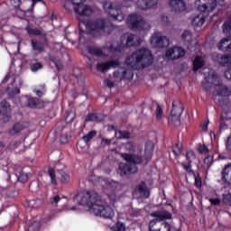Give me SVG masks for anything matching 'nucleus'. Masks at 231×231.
<instances>
[{"label":"nucleus","instance_id":"61","mask_svg":"<svg viewBox=\"0 0 231 231\" xmlns=\"http://www.w3.org/2000/svg\"><path fill=\"white\" fill-rule=\"evenodd\" d=\"M105 86H106L107 88H113V86H115V84H113V81L109 80V79H106L104 81Z\"/></svg>","mask_w":231,"mask_h":231},{"label":"nucleus","instance_id":"31","mask_svg":"<svg viewBox=\"0 0 231 231\" xmlns=\"http://www.w3.org/2000/svg\"><path fill=\"white\" fill-rule=\"evenodd\" d=\"M86 122H102L104 120V117L100 115L97 114H88L86 118Z\"/></svg>","mask_w":231,"mask_h":231},{"label":"nucleus","instance_id":"48","mask_svg":"<svg viewBox=\"0 0 231 231\" xmlns=\"http://www.w3.org/2000/svg\"><path fill=\"white\" fill-rule=\"evenodd\" d=\"M37 102L38 100L35 98H29L27 100V106L28 107H37Z\"/></svg>","mask_w":231,"mask_h":231},{"label":"nucleus","instance_id":"34","mask_svg":"<svg viewBox=\"0 0 231 231\" xmlns=\"http://www.w3.org/2000/svg\"><path fill=\"white\" fill-rule=\"evenodd\" d=\"M121 71H122V79H126V80H132V79L134 77L133 70L129 69H121Z\"/></svg>","mask_w":231,"mask_h":231},{"label":"nucleus","instance_id":"44","mask_svg":"<svg viewBox=\"0 0 231 231\" xmlns=\"http://www.w3.org/2000/svg\"><path fill=\"white\" fill-rule=\"evenodd\" d=\"M182 39L187 41V42H190L192 41V33L189 31H184L182 33Z\"/></svg>","mask_w":231,"mask_h":231},{"label":"nucleus","instance_id":"41","mask_svg":"<svg viewBox=\"0 0 231 231\" xmlns=\"http://www.w3.org/2000/svg\"><path fill=\"white\" fill-rule=\"evenodd\" d=\"M155 116L158 120H162V117L163 116V107L160 105H157Z\"/></svg>","mask_w":231,"mask_h":231},{"label":"nucleus","instance_id":"37","mask_svg":"<svg viewBox=\"0 0 231 231\" xmlns=\"http://www.w3.org/2000/svg\"><path fill=\"white\" fill-rule=\"evenodd\" d=\"M196 160V153L192 150H189L186 152V161L188 163H192Z\"/></svg>","mask_w":231,"mask_h":231},{"label":"nucleus","instance_id":"2","mask_svg":"<svg viewBox=\"0 0 231 231\" xmlns=\"http://www.w3.org/2000/svg\"><path fill=\"white\" fill-rule=\"evenodd\" d=\"M152 52L147 48H141L128 55L125 60L132 69H143L152 64Z\"/></svg>","mask_w":231,"mask_h":231},{"label":"nucleus","instance_id":"57","mask_svg":"<svg viewBox=\"0 0 231 231\" xmlns=\"http://www.w3.org/2000/svg\"><path fill=\"white\" fill-rule=\"evenodd\" d=\"M70 3H72L73 5V8H75V6H77L78 5H82V3H84V1L86 0H69Z\"/></svg>","mask_w":231,"mask_h":231},{"label":"nucleus","instance_id":"45","mask_svg":"<svg viewBox=\"0 0 231 231\" xmlns=\"http://www.w3.org/2000/svg\"><path fill=\"white\" fill-rule=\"evenodd\" d=\"M222 202L224 203V205H229V207H231V193L223 195Z\"/></svg>","mask_w":231,"mask_h":231},{"label":"nucleus","instance_id":"52","mask_svg":"<svg viewBox=\"0 0 231 231\" xmlns=\"http://www.w3.org/2000/svg\"><path fill=\"white\" fill-rule=\"evenodd\" d=\"M116 231H125V225H124V223H117L116 226Z\"/></svg>","mask_w":231,"mask_h":231},{"label":"nucleus","instance_id":"24","mask_svg":"<svg viewBox=\"0 0 231 231\" xmlns=\"http://www.w3.org/2000/svg\"><path fill=\"white\" fill-rule=\"evenodd\" d=\"M222 180L226 181L227 185H231V167L226 166L222 171Z\"/></svg>","mask_w":231,"mask_h":231},{"label":"nucleus","instance_id":"11","mask_svg":"<svg viewBox=\"0 0 231 231\" xmlns=\"http://www.w3.org/2000/svg\"><path fill=\"white\" fill-rule=\"evenodd\" d=\"M149 231H171V225L167 222L162 223L154 218L149 223Z\"/></svg>","mask_w":231,"mask_h":231},{"label":"nucleus","instance_id":"27","mask_svg":"<svg viewBox=\"0 0 231 231\" xmlns=\"http://www.w3.org/2000/svg\"><path fill=\"white\" fill-rule=\"evenodd\" d=\"M207 82H209L210 84H213V86H221L222 82L221 79H219V77L217 74L209 75L207 79Z\"/></svg>","mask_w":231,"mask_h":231},{"label":"nucleus","instance_id":"54","mask_svg":"<svg viewBox=\"0 0 231 231\" xmlns=\"http://www.w3.org/2000/svg\"><path fill=\"white\" fill-rule=\"evenodd\" d=\"M33 93H35V95H37V97H42V95H44L46 93V91L42 90L41 88H34Z\"/></svg>","mask_w":231,"mask_h":231},{"label":"nucleus","instance_id":"30","mask_svg":"<svg viewBox=\"0 0 231 231\" xmlns=\"http://www.w3.org/2000/svg\"><path fill=\"white\" fill-rule=\"evenodd\" d=\"M205 64L202 57L197 56L193 61V71H198Z\"/></svg>","mask_w":231,"mask_h":231},{"label":"nucleus","instance_id":"39","mask_svg":"<svg viewBox=\"0 0 231 231\" xmlns=\"http://www.w3.org/2000/svg\"><path fill=\"white\" fill-rule=\"evenodd\" d=\"M182 167L184 171L188 172V174H193V176H196V173L192 170V163L191 162H183Z\"/></svg>","mask_w":231,"mask_h":231},{"label":"nucleus","instance_id":"59","mask_svg":"<svg viewBox=\"0 0 231 231\" xmlns=\"http://www.w3.org/2000/svg\"><path fill=\"white\" fill-rule=\"evenodd\" d=\"M16 14H17L18 17H20L22 19L26 15V13L21 9H18L16 11Z\"/></svg>","mask_w":231,"mask_h":231},{"label":"nucleus","instance_id":"60","mask_svg":"<svg viewBox=\"0 0 231 231\" xmlns=\"http://www.w3.org/2000/svg\"><path fill=\"white\" fill-rule=\"evenodd\" d=\"M200 127H201L202 131H208V121H205L204 123H202L200 125Z\"/></svg>","mask_w":231,"mask_h":231},{"label":"nucleus","instance_id":"51","mask_svg":"<svg viewBox=\"0 0 231 231\" xmlns=\"http://www.w3.org/2000/svg\"><path fill=\"white\" fill-rule=\"evenodd\" d=\"M60 196L55 195L51 201V205H53V207H57V204L60 201Z\"/></svg>","mask_w":231,"mask_h":231},{"label":"nucleus","instance_id":"12","mask_svg":"<svg viewBox=\"0 0 231 231\" xmlns=\"http://www.w3.org/2000/svg\"><path fill=\"white\" fill-rule=\"evenodd\" d=\"M160 5V0H137L136 8L137 10H152Z\"/></svg>","mask_w":231,"mask_h":231},{"label":"nucleus","instance_id":"55","mask_svg":"<svg viewBox=\"0 0 231 231\" xmlns=\"http://www.w3.org/2000/svg\"><path fill=\"white\" fill-rule=\"evenodd\" d=\"M209 203L214 206L221 205V200L219 199H209Z\"/></svg>","mask_w":231,"mask_h":231},{"label":"nucleus","instance_id":"4","mask_svg":"<svg viewBox=\"0 0 231 231\" xmlns=\"http://www.w3.org/2000/svg\"><path fill=\"white\" fill-rule=\"evenodd\" d=\"M92 35H109L113 32V23L108 19L97 18L96 20H88L79 22V30L83 27Z\"/></svg>","mask_w":231,"mask_h":231},{"label":"nucleus","instance_id":"23","mask_svg":"<svg viewBox=\"0 0 231 231\" xmlns=\"http://www.w3.org/2000/svg\"><path fill=\"white\" fill-rule=\"evenodd\" d=\"M216 91H217V95L218 97L230 96V90L228 89V87L223 85L222 83L217 87Z\"/></svg>","mask_w":231,"mask_h":231},{"label":"nucleus","instance_id":"50","mask_svg":"<svg viewBox=\"0 0 231 231\" xmlns=\"http://www.w3.org/2000/svg\"><path fill=\"white\" fill-rule=\"evenodd\" d=\"M27 231H39V223L33 222L28 226Z\"/></svg>","mask_w":231,"mask_h":231},{"label":"nucleus","instance_id":"13","mask_svg":"<svg viewBox=\"0 0 231 231\" xmlns=\"http://www.w3.org/2000/svg\"><path fill=\"white\" fill-rule=\"evenodd\" d=\"M12 112V107L10 103L4 100L0 102V116L2 122H10V113Z\"/></svg>","mask_w":231,"mask_h":231},{"label":"nucleus","instance_id":"14","mask_svg":"<svg viewBox=\"0 0 231 231\" xmlns=\"http://www.w3.org/2000/svg\"><path fill=\"white\" fill-rule=\"evenodd\" d=\"M74 12L79 15H83L84 17H91V14H94V10L91 6L82 3L74 6Z\"/></svg>","mask_w":231,"mask_h":231},{"label":"nucleus","instance_id":"33","mask_svg":"<svg viewBox=\"0 0 231 231\" xmlns=\"http://www.w3.org/2000/svg\"><path fill=\"white\" fill-rule=\"evenodd\" d=\"M185 53H187V51L181 47H174V60L176 59H181V57H185Z\"/></svg>","mask_w":231,"mask_h":231},{"label":"nucleus","instance_id":"28","mask_svg":"<svg viewBox=\"0 0 231 231\" xmlns=\"http://www.w3.org/2000/svg\"><path fill=\"white\" fill-rule=\"evenodd\" d=\"M228 42H230V38H224L222 39L217 47L221 51H229L230 49L228 48Z\"/></svg>","mask_w":231,"mask_h":231},{"label":"nucleus","instance_id":"19","mask_svg":"<svg viewBox=\"0 0 231 231\" xmlns=\"http://www.w3.org/2000/svg\"><path fill=\"white\" fill-rule=\"evenodd\" d=\"M14 174L17 177V180L20 181V183H26V181H28V174L23 171V167L17 166L14 169Z\"/></svg>","mask_w":231,"mask_h":231},{"label":"nucleus","instance_id":"62","mask_svg":"<svg viewBox=\"0 0 231 231\" xmlns=\"http://www.w3.org/2000/svg\"><path fill=\"white\" fill-rule=\"evenodd\" d=\"M60 143H63V144L68 143V136L62 135V136L60 138Z\"/></svg>","mask_w":231,"mask_h":231},{"label":"nucleus","instance_id":"26","mask_svg":"<svg viewBox=\"0 0 231 231\" xmlns=\"http://www.w3.org/2000/svg\"><path fill=\"white\" fill-rule=\"evenodd\" d=\"M152 152H154V146L146 145L144 148V160L149 163L152 160Z\"/></svg>","mask_w":231,"mask_h":231},{"label":"nucleus","instance_id":"9","mask_svg":"<svg viewBox=\"0 0 231 231\" xmlns=\"http://www.w3.org/2000/svg\"><path fill=\"white\" fill-rule=\"evenodd\" d=\"M169 44H171L169 38L160 32H155L151 37V45L153 48H167Z\"/></svg>","mask_w":231,"mask_h":231},{"label":"nucleus","instance_id":"49","mask_svg":"<svg viewBox=\"0 0 231 231\" xmlns=\"http://www.w3.org/2000/svg\"><path fill=\"white\" fill-rule=\"evenodd\" d=\"M42 69V65L39 62L31 64V69L32 71H39V69Z\"/></svg>","mask_w":231,"mask_h":231},{"label":"nucleus","instance_id":"63","mask_svg":"<svg viewBox=\"0 0 231 231\" xmlns=\"http://www.w3.org/2000/svg\"><path fill=\"white\" fill-rule=\"evenodd\" d=\"M221 123H220V129H225V127H226V123H225V117H223V116H221Z\"/></svg>","mask_w":231,"mask_h":231},{"label":"nucleus","instance_id":"56","mask_svg":"<svg viewBox=\"0 0 231 231\" xmlns=\"http://www.w3.org/2000/svg\"><path fill=\"white\" fill-rule=\"evenodd\" d=\"M11 5H13L14 8H19L21 6V0H11Z\"/></svg>","mask_w":231,"mask_h":231},{"label":"nucleus","instance_id":"46","mask_svg":"<svg viewBox=\"0 0 231 231\" xmlns=\"http://www.w3.org/2000/svg\"><path fill=\"white\" fill-rule=\"evenodd\" d=\"M75 120V112H67L65 121L67 124H70V122H73Z\"/></svg>","mask_w":231,"mask_h":231},{"label":"nucleus","instance_id":"32","mask_svg":"<svg viewBox=\"0 0 231 231\" xmlns=\"http://www.w3.org/2000/svg\"><path fill=\"white\" fill-rule=\"evenodd\" d=\"M47 174L51 178V185H57V175L55 174V168L49 167L47 170Z\"/></svg>","mask_w":231,"mask_h":231},{"label":"nucleus","instance_id":"10","mask_svg":"<svg viewBox=\"0 0 231 231\" xmlns=\"http://www.w3.org/2000/svg\"><path fill=\"white\" fill-rule=\"evenodd\" d=\"M199 154H205L207 155L204 159V165L207 167V169H210L212 167V163H214V152H216L208 149L207 145H199L197 148Z\"/></svg>","mask_w":231,"mask_h":231},{"label":"nucleus","instance_id":"47","mask_svg":"<svg viewBox=\"0 0 231 231\" xmlns=\"http://www.w3.org/2000/svg\"><path fill=\"white\" fill-rule=\"evenodd\" d=\"M173 55H174V49L171 48L166 51L165 58L168 59V60H172L174 59Z\"/></svg>","mask_w":231,"mask_h":231},{"label":"nucleus","instance_id":"42","mask_svg":"<svg viewBox=\"0 0 231 231\" xmlns=\"http://www.w3.org/2000/svg\"><path fill=\"white\" fill-rule=\"evenodd\" d=\"M26 31L29 33V35H42L41 30L33 29L32 27H27Z\"/></svg>","mask_w":231,"mask_h":231},{"label":"nucleus","instance_id":"20","mask_svg":"<svg viewBox=\"0 0 231 231\" xmlns=\"http://www.w3.org/2000/svg\"><path fill=\"white\" fill-rule=\"evenodd\" d=\"M152 216L153 217H157V219H159L161 223L165 219H171V217H172L171 212L167 210L154 211L153 213H152Z\"/></svg>","mask_w":231,"mask_h":231},{"label":"nucleus","instance_id":"58","mask_svg":"<svg viewBox=\"0 0 231 231\" xmlns=\"http://www.w3.org/2000/svg\"><path fill=\"white\" fill-rule=\"evenodd\" d=\"M224 75L226 79H227V80H231V69H226V71L224 72Z\"/></svg>","mask_w":231,"mask_h":231},{"label":"nucleus","instance_id":"64","mask_svg":"<svg viewBox=\"0 0 231 231\" xmlns=\"http://www.w3.org/2000/svg\"><path fill=\"white\" fill-rule=\"evenodd\" d=\"M161 21H162V23H169V17L162 16Z\"/></svg>","mask_w":231,"mask_h":231},{"label":"nucleus","instance_id":"1","mask_svg":"<svg viewBox=\"0 0 231 231\" xmlns=\"http://www.w3.org/2000/svg\"><path fill=\"white\" fill-rule=\"evenodd\" d=\"M77 205L88 207L89 212H93L95 216L104 217L105 219H113L115 217V209L109 205H104L102 197L95 191H81L77 193L74 198Z\"/></svg>","mask_w":231,"mask_h":231},{"label":"nucleus","instance_id":"36","mask_svg":"<svg viewBox=\"0 0 231 231\" xmlns=\"http://www.w3.org/2000/svg\"><path fill=\"white\" fill-rule=\"evenodd\" d=\"M131 134L128 132L116 131V138L118 140H126L130 138Z\"/></svg>","mask_w":231,"mask_h":231},{"label":"nucleus","instance_id":"21","mask_svg":"<svg viewBox=\"0 0 231 231\" xmlns=\"http://www.w3.org/2000/svg\"><path fill=\"white\" fill-rule=\"evenodd\" d=\"M187 11V4L183 0H174L175 14H183Z\"/></svg>","mask_w":231,"mask_h":231},{"label":"nucleus","instance_id":"43","mask_svg":"<svg viewBox=\"0 0 231 231\" xmlns=\"http://www.w3.org/2000/svg\"><path fill=\"white\" fill-rule=\"evenodd\" d=\"M201 185H203V180H201L199 173H197L195 175V187H197V189H201Z\"/></svg>","mask_w":231,"mask_h":231},{"label":"nucleus","instance_id":"17","mask_svg":"<svg viewBox=\"0 0 231 231\" xmlns=\"http://www.w3.org/2000/svg\"><path fill=\"white\" fill-rule=\"evenodd\" d=\"M118 66V61H108V62H103V63H97V69L98 71H108L110 68H116Z\"/></svg>","mask_w":231,"mask_h":231},{"label":"nucleus","instance_id":"53","mask_svg":"<svg viewBox=\"0 0 231 231\" xmlns=\"http://www.w3.org/2000/svg\"><path fill=\"white\" fill-rule=\"evenodd\" d=\"M114 77H116V79H120L121 80H124V78H122V69H119L116 71H115Z\"/></svg>","mask_w":231,"mask_h":231},{"label":"nucleus","instance_id":"15","mask_svg":"<svg viewBox=\"0 0 231 231\" xmlns=\"http://www.w3.org/2000/svg\"><path fill=\"white\" fill-rule=\"evenodd\" d=\"M137 194H139L141 198H144L145 199H147V198L151 196V192L149 191V188L147 187V185H145V182L142 181L134 188L133 195L137 196Z\"/></svg>","mask_w":231,"mask_h":231},{"label":"nucleus","instance_id":"6","mask_svg":"<svg viewBox=\"0 0 231 231\" xmlns=\"http://www.w3.org/2000/svg\"><path fill=\"white\" fill-rule=\"evenodd\" d=\"M103 8L106 14L109 15L114 21L122 23L125 19V14L122 12V5L118 4H113L111 1L104 2Z\"/></svg>","mask_w":231,"mask_h":231},{"label":"nucleus","instance_id":"22","mask_svg":"<svg viewBox=\"0 0 231 231\" xmlns=\"http://www.w3.org/2000/svg\"><path fill=\"white\" fill-rule=\"evenodd\" d=\"M87 51L90 55H95L96 57H104V51H106V47L103 49L97 48V47H87Z\"/></svg>","mask_w":231,"mask_h":231},{"label":"nucleus","instance_id":"8","mask_svg":"<svg viewBox=\"0 0 231 231\" xmlns=\"http://www.w3.org/2000/svg\"><path fill=\"white\" fill-rule=\"evenodd\" d=\"M225 0H197L195 2V6L199 12H214V9L219 5L223 6Z\"/></svg>","mask_w":231,"mask_h":231},{"label":"nucleus","instance_id":"25","mask_svg":"<svg viewBox=\"0 0 231 231\" xmlns=\"http://www.w3.org/2000/svg\"><path fill=\"white\" fill-rule=\"evenodd\" d=\"M192 26H195V28H198L199 26H203L205 24V15L203 14H198L196 15L192 22H191Z\"/></svg>","mask_w":231,"mask_h":231},{"label":"nucleus","instance_id":"18","mask_svg":"<svg viewBox=\"0 0 231 231\" xmlns=\"http://www.w3.org/2000/svg\"><path fill=\"white\" fill-rule=\"evenodd\" d=\"M26 127H28L27 123H17L9 130L8 134H10V136H15V134H19L21 131L26 129Z\"/></svg>","mask_w":231,"mask_h":231},{"label":"nucleus","instance_id":"38","mask_svg":"<svg viewBox=\"0 0 231 231\" xmlns=\"http://www.w3.org/2000/svg\"><path fill=\"white\" fill-rule=\"evenodd\" d=\"M95 136H97V131L92 130V131L88 132L85 136H83L82 140L85 141V143H88V142H89V140H93V138H95Z\"/></svg>","mask_w":231,"mask_h":231},{"label":"nucleus","instance_id":"16","mask_svg":"<svg viewBox=\"0 0 231 231\" xmlns=\"http://www.w3.org/2000/svg\"><path fill=\"white\" fill-rule=\"evenodd\" d=\"M184 110L185 106H183V103H179V106H175V127H180V125H181V119L180 116L183 115Z\"/></svg>","mask_w":231,"mask_h":231},{"label":"nucleus","instance_id":"35","mask_svg":"<svg viewBox=\"0 0 231 231\" xmlns=\"http://www.w3.org/2000/svg\"><path fill=\"white\" fill-rule=\"evenodd\" d=\"M222 30L224 33H231V15L222 24Z\"/></svg>","mask_w":231,"mask_h":231},{"label":"nucleus","instance_id":"3","mask_svg":"<svg viewBox=\"0 0 231 231\" xmlns=\"http://www.w3.org/2000/svg\"><path fill=\"white\" fill-rule=\"evenodd\" d=\"M121 158L126 162H119L117 174L121 178H128L133 174L138 172V166L143 163V157L135 153H121Z\"/></svg>","mask_w":231,"mask_h":231},{"label":"nucleus","instance_id":"5","mask_svg":"<svg viewBox=\"0 0 231 231\" xmlns=\"http://www.w3.org/2000/svg\"><path fill=\"white\" fill-rule=\"evenodd\" d=\"M140 37L133 33H125L121 36V45L110 44L106 47L107 51H122L123 48H131L140 44Z\"/></svg>","mask_w":231,"mask_h":231},{"label":"nucleus","instance_id":"7","mask_svg":"<svg viewBox=\"0 0 231 231\" xmlns=\"http://www.w3.org/2000/svg\"><path fill=\"white\" fill-rule=\"evenodd\" d=\"M127 24L132 30H138L139 32H149L151 30V23L145 22L142 15L136 14H130L127 17Z\"/></svg>","mask_w":231,"mask_h":231},{"label":"nucleus","instance_id":"40","mask_svg":"<svg viewBox=\"0 0 231 231\" xmlns=\"http://www.w3.org/2000/svg\"><path fill=\"white\" fill-rule=\"evenodd\" d=\"M32 44L33 50H35L36 51H42V50H44V46L41 42L32 41Z\"/></svg>","mask_w":231,"mask_h":231},{"label":"nucleus","instance_id":"29","mask_svg":"<svg viewBox=\"0 0 231 231\" xmlns=\"http://www.w3.org/2000/svg\"><path fill=\"white\" fill-rule=\"evenodd\" d=\"M60 174V181L61 183H69L71 180V175L69 174V171L58 170Z\"/></svg>","mask_w":231,"mask_h":231}]
</instances>
